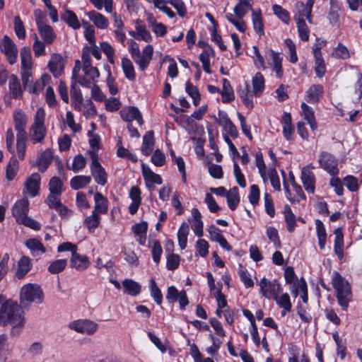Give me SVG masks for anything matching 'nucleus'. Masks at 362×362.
<instances>
[{
    "label": "nucleus",
    "instance_id": "1",
    "mask_svg": "<svg viewBox=\"0 0 362 362\" xmlns=\"http://www.w3.org/2000/svg\"><path fill=\"white\" fill-rule=\"evenodd\" d=\"M257 286L259 287V293L262 297L274 300L276 304L282 308L281 316H285L291 310L290 296L288 293L284 292L283 286L278 280H270L263 277L257 282Z\"/></svg>",
    "mask_w": 362,
    "mask_h": 362
},
{
    "label": "nucleus",
    "instance_id": "2",
    "mask_svg": "<svg viewBox=\"0 0 362 362\" xmlns=\"http://www.w3.org/2000/svg\"><path fill=\"white\" fill-rule=\"evenodd\" d=\"M25 323V313L21 306L16 301L0 294V325H10L11 334H16L23 329Z\"/></svg>",
    "mask_w": 362,
    "mask_h": 362
},
{
    "label": "nucleus",
    "instance_id": "3",
    "mask_svg": "<svg viewBox=\"0 0 362 362\" xmlns=\"http://www.w3.org/2000/svg\"><path fill=\"white\" fill-rule=\"evenodd\" d=\"M99 76L98 69L91 64V57L89 52L87 50L83 51L81 62L79 60L75 62L72 78L81 86L88 88L97 81Z\"/></svg>",
    "mask_w": 362,
    "mask_h": 362
},
{
    "label": "nucleus",
    "instance_id": "4",
    "mask_svg": "<svg viewBox=\"0 0 362 362\" xmlns=\"http://www.w3.org/2000/svg\"><path fill=\"white\" fill-rule=\"evenodd\" d=\"M13 126L17 132L16 151L20 160H23L27 148L28 136L25 131L28 122V117L21 109H16L12 113Z\"/></svg>",
    "mask_w": 362,
    "mask_h": 362
},
{
    "label": "nucleus",
    "instance_id": "5",
    "mask_svg": "<svg viewBox=\"0 0 362 362\" xmlns=\"http://www.w3.org/2000/svg\"><path fill=\"white\" fill-rule=\"evenodd\" d=\"M238 4L233 9V12H228L225 14V18L233 25L235 29L240 33H245L247 30V24L244 20L245 16L249 11L252 8V0H238Z\"/></svg>",
    "mask_w": 362,
    "mask_h": 362
},
{
    "label": "nucleus",
    "instance_id": "6",
    "mask_svg": "<svg viewBox=\"0 0 362 362\" xmlns=\"http://www.w3.org/2000/svg\"><path fill=\"white\" fill-rule=\"evenodd\" d=\"M265 88V80L260 72H257L252 78V90H249L247 84L246 88L242 90L239 95L244 105L249 109L254 107V97H259L262 95Z\"/></svg>",
    "mask_w": 362,
    "mask_h": 362
},
{
    "label": "nucleus",
    "instance_id": "7",
    "mask_svg": "<svg viewBox=\"0 0 362 362\" xmlns=\"http://www.w3.org/2000/svg\"><path fill=\"white\" fill-rule=\"evenodd\" d=\"M332 284L335 290L339 305L342 310H346L352 298L350 284L337 272H334L332 274Z\"/></svg>",
    "mask_w": 362,
    "mask_h": 362
},
{
    "label": "nucleus",
    "instance_id": "8",
    "mask_svg": "<svg viewBox=\"0 0 362 362\" xmlns=\"http://www.w3.org/2000/svg\"><path fill=\"white\" fill-rule=\"evenodd\" d=\"M29 204V201L26 197L17 200L12 206V214L18 223L23 224L33 230H40V224L32 218L28 216Z\"/></svg>",
    "mask_w": 362,
    "mask_h": 362
},
{
    "label": "nucleus",
    "instance_id": "9",
    "mask_svg": "<svg viewBox=\"0 0 362 362\" xmlns=\"http://www.w3.org/2000/svg\"><path fill=\"white\" fill-rule=\"evenodd\" d=\"M44 298L43 290L40 285L37 284L28 283L20 289L19 301L21 305L41 304L43 303Z\"/></svg>",
    "mask_w": 362,
    "mask_h": 362
},
{
    "label": "nucleus",
    "instance_id": "10",
    "mask_svg": "<svg viewBox=\"0 0 362 362\" xmlns=\"http://www.w3.org/2000/svg\"><path fill=\"white\" fill-rule=\"evenodd\" d=\"M45 115V109L40 107L33 116V122L29 129V136L33 144H41L45 139L47 133Z\"/></svg>",
    "mask_w": 362,
    "mask_h": 362
},
{
    "label": "nucleus",
    "instance_id": "11",
    "mask_svg": "<svg viewBox=\"0 0 362 362\" xmlns=\"http://www.w3.org/2000/svg\"><path fill=\"white\" fill-rule=\"evenodd\" d=\"M98 324L90 319H78L71 322L68 327L78 333L93 335L98 329Z\"/></svg>",
    "mask_w": 362,
    "mask_h": 362
},
{
    "label": "nucleus",
    "instance_id": "12",
    "mask_svg": "<svg viewBox=\"0 0 362 362\" xmlns=\"http://www.w3.org/2000/svg\"><path fill=\"white\" fill-rule=\"evenodd\" d=\"M92 162L90 164V173L95 182L100 185H105L107 181V174L105 168L98 161V156L95 151H90Z\"/></svg>",
    "mask_w": 362,
    "mask_h": 362
},
{
    "label": "nucleus",
    "instance_id": "13",
    "mask_svg": "<svg viewBox=\"0 0 362 362\" xmlns=\"http://www.w3.org/2000/svg\"><path fill=\"white\" fill-rule=\"evenodd\" d=\"M41 185L40 175L37 173L31 174L25 180L22 193L24 197H35L40 194Z\"/></svg>",
    "mask_w": 362,
    "mask_h": 362
},
{
    "label": "nucleus",
    "instance_id": "14",
    "mask_svg": "<svg viewBox=\"0 0 362 362\" xmlns=\"http://www.w3.org/2000/svg\"><path fill=\"white\" fill-rule=\"evenodd\" d=\"M327 42L325 40L317 39L313 47V52L315 57V71L319 77H322L326 71L325 61L321 52V49L325 48Z\"/></svg>",
    "mask_w": 362,
    "mask_h": 362
},
{
    "label": "nucleus",
    "instance_id": "15",
    "mask_svg": "<svg viewBox=\"0 0 362 362\" xmlns=\"http://www.w3.org/2000/svg\"><path fill=\"white\" fill-rule=\"evenodd\" d=\"M318 163L322 169L332 176H336L339 173L338 160L328 152L322 151L320 153Z\"/></svg>",
    "mask_w": 362,
    "mask_h": 362
},
{
    "label": "nucleus",
    "instance_id": "16",
    "mask_svg": "<svg viewBox=\"0 0 362 362\" xmlns=\"http://www.w3.org/2000/svg\"><path fill=\"white\" fill-rule=\"evenodd\" d=\"M315 167L308 164L301 169L300 180L305 190L308 193L314 194L315 191V176L313 173Z\"/></svg>",
    "mask_w": 362,
    "mask_h": 362
},
{
    "label": "nucleus",
    "instance_id": "17",
    "mask_svg": "<svg viewBox=\"0 0 362 362\" xmlns=\"http://www.w3.org/2000/svg\"><path fill=\"white\" fill-rule=\"evenodd\" d=\"M265 57L268 66L275 73L276 78H281L284 75L282 67L283 57L281 54L270 49L266 53Z\"/></svg>",
    "mask_w": 362,
    "mask_h": 362
},
{
    "label": "nucleus",
    "instance_id": "18",
    "mask_svg": "<svg viewBox=\"0 0 362 362\" xmlns=\"http://www.w3.org/2000/svg\"><path fill=\"white\" fill-rule=\"evenodd\" d=\"M141 173L145 185L150 191L155 189L156 185H160L163 183L160 175L154 173L147 164H141Z\"/></svg>",
    "mask_w": 362,
    "mask_h": 362
},
{
    "label": "nucleus",
    "instance_id": "19",
    "mask_svg": "<svg viewBox=\"0 0 362 362\" xmlns=\"http://www.w3.org/2000/svg\"><path fill=\"white\" fill-rule=\"evenodd\" d=\"M0 50L6 55L11 64L16 62L18 56L17 47L7 35L4 36L0 42Z\"/></svg>",
    "mask_w": 362,
    "mask_h": 362
},
{
    "label": "nucleus",
    "instance_id": "20",
    "mask_svg": "<svg viewBox=\"0 0 362 362\" xmlns=\"http://www.w3.org/2000/svg\"><path fill=\"white\" fill-rule=\"evenodd\" d=\"M21 60L22 69V78L25 85L27 86V82L30 76V70L32 69V56L29 47H24L21 51Z\"/></svg>",
    "mask_w": 362,
    "mask_h": 362
},
{
    "label": "nucleus",
    "instance_id": "21",
    "mask_svg": "<svg viewBox=\"0 0 362 362\" xmlns=\"http://www.w3.org/2000/svg\"><path fill=\"white\" fill-rule=\"evenodd\" d=\"M153 46L151 45H147L144 47L141 52H140L139 54L133 58V60L138 65L141 71H144L149 66L153 58Z\"/></svg>",
    "mask_w": 362,
    "mask_h": 362
},
{
    "label": "nucleus",
    "instance_id": "22",
    "mask_svg": "<svg viewBox=\"0 0 362 362\" xmlns=\"http://www.w3.org/2000/svg\"><path fill=\"white\" fill-rule=\"evenodd\" d=\"M192 216L188 219V225L196 236L202 238L204 235V222L200 211L197 208L191 211Z\"/></svg>",
    "mask_w": 362,
    "mask_h": 362
},
{
    "label": "nucleus",
    "instance_id": "23",
    "mask_svg": "<svg viewBox=\"0 0 362 362\" xmlns=\"http://www.w3.org/2000/svg\"><path fill=\"white\" fill-rule=\"evenodd\" d=\"M314 0H308L305 4L303 2H298L296 4V12L294 15L295 21H297V18H300V20H305L306 18L309 23H312V8L313 6Z\"/></svg>",
    "mask_w": 362,
    "mask_h": 362
},
{
    "label": "nucleus",
    "instance_id": "24",
    "mask_svg": "<svg viewBox=\"0 0 362 362\" xmlns=\"http://www.w3.org/2000/svg\"><path fill=\"white\" fill-rule=\"evenodd\" d=\"M64 59L59 54H52L48 63V68L53 76L56 78L60 76L64 69Z\"/></svg>",
    "mask_w": 362,
    "mask_h": 362
},
{
    "label": "nucleus",
    "instance_id": "25",
    "mask_svg": "<svg viewBox=\"0 0 362 362\" xmlns=\"http://www.w3.org/2000/svg\"><path fill=\"white\" fill-rule=\"evenodd\" d=\"M129 197L132 200L129 206V212L130 214H135L141 204V192L138 186H132L129 192Z\"/></svg>",
    "mask_w": 362,
    "mask_h": 362
},
{
    "label": "nucleus",
    "instance_id": "26",
    "mask_svg": "<svg viewBox=\"0 0 362 362\" xmlns=\"http://www.w3.org/2000/svg\"><path fill=\"white\" fill-rule=\"evenodd\" d=\"M122 119L130 123L133 120H136L139 125L144 124V120L140 111L135 107H127L120 111Z\"/></svg>",
    "mask_w": 362,
    "mask_h": 362
},
{
    "label": "nucleus",
    "instance_id": "27",
    "mask_svg": "<svg viewBox=\"0 0 362 362\" xmlns=\"http://www.w3.org/2000/svg\"><path fill=\"white\" fill-rule=\"evenodd\" d=\"M33 267L32 260L28 256H22L17 262L15 275L19 279H23Z\"/></svg>",
    "mask_w": 362,
    "mask_h": 362
},
{
    "label": "nucleus",
    "instance_id": "28",
    "mask_svg": "<svg viewBox=\"0 0 362 362\" xmlns=\"http://www.w3.org/2000/svg\"><path fill=\"white\" fill-rule=\"evenodd\" d=\"M86 16L98 29L106 30L109 27L108 18L102 13L92 10L87 12Z\"/></svg>",
    "mask_w": 362,
    "mask_h": 362
},
{
    "label": "nucleus",
    "instance_id": "29",
    "mask_svg": "<svg viewBox=\"0 0 362 362\" xmlns=\"http://www.w3.org/2000/svg\"><path fill=\"white\" fill-rule=\"evenodd\" d=\"M132 231L139 244L140 245H144L146 242V235L148 231L147 222L141 221L132 225Z\"/></svg>",
    "mask_w": 362,
    "mask_h": 362
},
{
    "label": "nucleus",
    "instance_id": "30",
    "mask_svg": "<svg viewBox=\"0 0 362 362\" xmlns=\"http://www.w3.org/2000/svg\"><path fill=\"white\" fill-rule=\"evenodd\" d=\"M300 107L303 118L307 121V123L310 126L311 130L315 132L317 129V123L315 119L314 110L305 103H302Z\"/></svg>",
    "mask_w": 362,
    "mask_h": 362
},
{
    "label": "nucleus",
    "instance_id": "31",
    "mask_svg": "<svg viewBox=\"0 0 362 362\" xmlns=\"http://www.w3.org/2000/svg\"><path fill=\"white\" fill-rule=\"evenodd\" d=\"M203 49V52L199 56V60L202 64V67L204 71L207 74H211L210 59L215 57V52L214 49L207 44L204 45Z\"/></svg>",
    "mask_w": 362,
    "mask_h": 362
},
{
    "label": "nucleus",
    "instance_id": "32",
    "mask_svg": "<svg viewBox=\"0 0 362 362\" xmlns=\"http://www.w3.org/2000/svg\"><path fill=\"white\" fill-rule=\"evenodd\" d=\"M61 18L68 25L69 27L74 30H78L81 26V24L76 13L73 11L68 8L66 6L64 7V11L61 14Z\"/></svg>",
    "mask_w": 362,
    "mask_h": 362
},
{
    "label": "nucleus",
    "instance_id": "33",
    "mask_svg": "<svg viewBox=\"0 0 362 362\" xmlns=\"http://www.w3.org/2000/svg\"><path fill=\"white\" fill-rule=\"evenodd\" d=\"M218 123L230 136L235 138L238 136L237 128L226 112H220L218 113Z\"/></svg>",
    "mask_w": 362,
    "mask_h": 362
},
{
    "label": "nucleus",
    "instance_id": "34",
    "mask_svg": "<svg viewBox=\"0 0 362 362\" xmlns=\"http://www.w3.org/2000/svg\"><path fill=\"white\" fill-rule=\"evenodd\" d=\"M146 21L149 28L158 37H163L167 33L166 26L157 21L152 13H146Z\"/></svg>",
    "mask_w": 362,
    "mask_h": 362
},
{
    "label": "nucleus",
    "instance_id": "35",
    "mask_svg": "<svg viewBox=\"0 0 362 362\" xmlns=\"http://www.w3.org/2000/svg\"><path fill=\"white\" fill-rule=\"evenodd\" d=\"M25 245L35 257H40L46 252L43 244L36 238H29L25 242Z\"/></svg>",
    "mask_w": 362,
    "mask_h": 362
},
{
    "label": "nucleus",
    "instance_id": "36",
    "mask_svg": "<svg viewBox=\"0 0 362 362\" xmlns=\"http://www.w3.org/2000/svg\"><path fill=\"white\" fill-rule=\"evenodd\" d=\"M70 263L71 266L76 270L84 271L89 267L90 261L87 256L76 252L72 254Z\"/></svg>",
    "mask_w": 362,
    "mask_h": 362
},
{
    "label": "nucleus",
    "instance_id": "37",
    "mask_svg": "<svg viewBox=\"0 0 362 362\" xmlns=\"http://www.w3.org/2000/svg\"><path fill=\"white\" fill-rule=\"evenodd\" d=\"M324 89L322 85H312L305 93V100L309 103H316L322 97Z\"/></svg>",
    "mask_w": 362,
    "mask_h": 362
},
{
    "label": "nucleus",
    "instance_id": "38",
    "mask_svg": "<svg viewBox=\"0 0 362 362\" xmlns=\"http://www.w3.org/2000/svg\"><path fill=\"white\" fill-rule=\"evenodd\" d=\"M335 235L334 240V251L339 259L344 257V235L341 228L334 230Z\"/></svg>",
    "mask_w": 362,
    "mask_h": 362
},
{
    "label": "nucleus",
    "instance_id": "39",
    "mask_svg": "<svg viewBox=\"0 0 362 362\" xmlns=\"http://www.w3.org/2000/svg\"><path fill=\"white\" fill-rule=\"evenodd\" d=\"M122 286L124 288V293L131 296H138L141 291V286L139 283L132 279H125Z\"/></svg>",
    "mask_w": 362,
    "mask_h": 362
},
{
    "label": "nucleus",
    "instance_id": "40",
    "mask_svg": "<svg viewBox=\"0 0 362 362\" xmlns=\"http://www.w3.org/2000/svg\"><path fill=\"white\" fill-rule=\"evenodd\" d=\"M94 209L93 211L97 214H106L108 209V201L101 193L96 192L94 194Z\"/></svg>",
    "mask_w": 362,
    "mask_h": 362
},
{
    "label": "nucleus",
    "instance_id": "41",
    "mask_svg": "<svg viewBox=\"0 0 362 362\" xmlns=\"http://www.w3.org/2000/svg\"><path fill=\"white\" fill-rule=\"evenodd\" d=\"M135 30L137 31L139 40H144L146 42H150L153 40L151 33L147 30L144 22L137 19L134 23Z\"/></svg>",
    "mask_w": 362,
    "mask_h": 362
},
{
    "label": "nucleus",
    "instance_id": "42",
    "mask_svg": "<svg viewBox=\"0 0 362 362\" xmlns=\"http://www.w3.org/2000/svg\"><path fill=\"white\" fill-rule=\"evenodd\" d=\"M281 124L284 137L287 140H291L293 134L294 129L292 125V119L290 113H284L281 119Z\"/></svg>",
    "mask_w": 362,
    "mask_h": 362
},
{
    "label": "nucleus",
    "instance_id": "43",
    "mask_svg": "<svg viewBox=\"0 0 362 362\" xmlns=\"http://www.w3.org/2000/svg\"><path fill=\"white\" fill-rule=\"evenodd\" d=\"M53 158V153L51 149L47 148L41 152L37 160V165L41 171L45 170L51 163Z\"/></svg>",
    "mask_w": 362,
    "mask_h": 362
},
{
    "label": "nucleus",
    "instance_id": "44",
    "mask_svg": "<svg viewBox=\"0 0 362 362\" xmlns=\"http://www.w3.org/2000/svg\"><path fill=\"white\" fill-rule=\"evenodd\" d=\"M121 66L125 78L131 81H134L136 78V72L132 61L127 57H122L121 59Z\"/></svg>",
    "mask_w": 362,
    "mask_h": 362
},
{
    "label": "nucleus",
    "instance_id": "45",
    "mask_svg": "<svg viewBox=\"0 0 362 362\" xmlns=\"http://www.w3.org/2000/svg\"><path fill=\"white\" fill-rule=\"evenodd\" d=\"M9 93L14 98H20L23 94V90L19 79L15 75H11L8 83Z\"/></svg>",
    "mask_w": 362,
    "mask_h": 362
},
{
    "label": "nucleus",
    "instance_id": "46",
    "mask_svg": "<svg viewBox=\"0 0 362 362\" xmlns=\"http://www.w3.org/2000/svg\"><path fill=\"white\" fill-rule=\"evenodd\" d=\"M189 233L188 223L186 222L182 223L177 230V242L181 250H185L187 247Z\"/></svg>",
    "mask_w": 362,
    "mask_h": 362
},
{
    "label": "nucleus",
    "instance_id": "47",
    "mask_svg": "<svg viewBox=\"0 0 362 362\" xmlns=\"http://www.w3.org/2000/svg\"><path fill=\"white\" fill-rule=\"evenodd\" d=\"M51 77L48 74H43L32 86L28 88L30 93L38 95L44 88L49 83Z\"/></svg>",
    "mask_w": 362,
    "mask_h": 362
},
{
    "label": "nucleus",
    "instance_id": "48",
    "mask_svg": "<svg viewBox=\"0 0 362 362\" xmlns=\"http://www.w3.org/2000/svg\"><path fill=\"white\" fill-rule=\"evenodd\" d=\"M222 90H220L222 102L224 103H230L235 98L233 90L226 78L222 80Z\"/></svg>",
    "mask_w": 362,
    "mask_h": 362
},
{
    "label": "nucleus",
    "instance_id": "49",
    "mask_svg": "<svg viewBox=\"0 0 362 362\" xmlns=\"http://www.w3.org/2000/svg\"><path fill=\"white\" fill-rule=\"evenodd\" d=\"M154 137L153 132H148L143 137L141 152L145 156H149L153 150Z\"/></svg>",
    "mask_w": 362,
    "mask_h": 362
},
{
    "label": "nucleus",
    "instance_id": "50",
    "mask_svg": "<svg viewBox=\"0 0 362 362\" xmlns=\"http://www.w3.org/2000/svg\"><path fill=\"white\" fill-rule=\"evenodd\" d=\"M38 32L46 44H52L56 38V35L52 28L45 24L37 28Z\"/></svg>",
    "mask_w": 362,
    "mask_h": 362
},
{
    "label": "nucleus",
    "instance_id": "51",
    "mask_svg": "<svg viewBox=\"0 0 362 362\" xmlns=\"http://www.w3.org/2000/svg\"><path fill=\"white\" fill-rule=\"evenodd\" d=\"M252 21L255 31L262 35L264 34V25L260 9L252 10Z\"/></svg>",
    "mask_w": 362,
    "mask_h": 362
},
{
    "label": "nucleus",
    "instance_id": "52",
    "mask_svg": "<svg viewBox=\"0 0 362 362\" xmlns=\"http://www.w3.org/2000/svg\"><path fill=\"white\" fill-rule=\"evenodd\" d=\"M227 204L230 209L234 211L240 203L239 191L237 187L231 188L226 195Z\"/></svg>",
    "mask_w": 362,
    "mask_h": 362
},
{
    "label": "nucleus",
    "instance_id": "53",
    "mask_svg": "<svg viewBox=\"0 0 362 362\" xmlns=\"http://www.w3.org/2000/svg\"><path fill=\"white\" fill-rule=\"evenodd\" d=\"M315 228L320 248L324 250L327 240V233L325 226L320 220L317 219L315 221Z\"/></svg>",
    "mask_w": 362,
    "mask_h": 362
},
{
    "label": "nucleus",
    "instance_id": "54",
    "mask_svg": "<svg viewBox=\"0 0 362 362\" xmlns=\"http://www.w3.org/2000/svg\"><path fill=\"white\" fill-rule=\"evenodd\" d=\"M19 168V163L16 157V153L13 155H11V158L9 160V163L6 167V176L7 180H12L14 179Z\"/></svg>",
    "mask_w": 362,
    "mask_h": 362
},
{
    "label": "nucleus",
    "instance_id": "55",
    "mask_svg": "<svg viewBox=\"0 0 362 362\" xmlns=\"http://www.w3.org/2000/svg\"><path fill=\"white\" fill-rule=\"evenodd\" d=\"M116 154L119 158H127L133 163H136L138 160L137 156L134 153L125 148L122 144L121 139H119L117 143V152Z\"/></svg>",
    "mask_w": 362,
    "mask_h": 362
},
{
    "label": "nucleus",
    "instance_id": "56",
    "mask_svg": "<svg viewBox=\"0 0 362 362\" xmlns=\"http://www.w3.org/2000/svg\"><path fill=\"white\" fill-rule=\"evenodd\" d=\"M185 91L191 97L194 106H198L201 100V95L198 88L189 81L185 83Z\"/></svg>",
    "mask_w": 362,
    "mask_h": 362
},
{
    "label": "nucleus",
    "instance_id": "57",
    "mask_svg": "<svg viewBox=\"0 0 362 362\" xmlns=\"http://www.w3.org/2000/svg\"><path fill=\"white\" fill-rule=\"evenodd\" d=\"M91 181L90 176L88 175H76L71 178L70 181L71 187L74 189H79L83 188Z\"/></svg>",
    "mask_w": 362,
    "mask_h": 362
},
{
    "label": "nucleus",
    "instance_id": "58",
    "mask_svg": "<svg viewBox=\"0 0 362 362\" xmlns=\"http://www.w3.org/2000/svg\"><path fill=\"white\" fill-rule=\"evenodd\" d=\"M195 249L196 256L205 258L207 257L209 252V244L206 240L199 238L196 242Z\"/></svg>",
    "mask_w": 362,
    "mask_h": 362
},
{
    "label": "nucleus",
    "instance_id": "59",
    "mask_svg": "<svg viewBox=\"0 0 362 362\" xmlns=\"http://www.w3.org/2000/svg\"><path fill=\"white\" fill-rule=\"evenodd\" d=\"M284 218L287 230L291 233L294 231L296 224V216L292 212L291 207L288 205L284 208Z\"/></svg>",
    "mask_w": 362,
    "mask_h": 362
},
{
    "label": "nucleus",
    "instance_id": "60",
    "mask_svg": "<svg viewBox=\"0 0 362 362\" xmlns=\"http://www.w3.org/2000/svg\"><path fill=\"white\" fill-rule=\"evenodd\" d=\"M155 8L165 13L170 18L175 17V13L168 6V0H151Z\"/></svg>",
    "mask_w": 362,
    "mask_h": 362
},
{
    "label": "nucleus",
    "instance_id": "61",
    "mask_svg": "<svg viewBox=\"0 0 362 362\" xmlns=\"http://www.w3.org/2000/svg\"><path fill=\"white\" fill-rule=\"evenodd\" d=\"M149 289L151 296L154 300V301L158 305H161L163 302V295L160 289L158 288L153 279H151L149 281Z\"/></svg>",
    "mask_w": 362,
    "mask_h": 362
},
{
    "label": "nucleus",
    "instance_id": "62",
    "mask_svg": "<svg viewBox=\"0 0 362 362\" xmlns=\"http://www.w3.org/2000/svg\"><path fill=\"white\" fill-rule=\"evenodd\" d=\"M82 26L84 29V37L90 45L95 44L96 42L95 33V30L94 27L86 21H82Z\"/></svg>",
    "mask_w": 362,
    "mask_h": 362
},
{
    "label": "nucleus",
    "instance_id": "63",
    "mask_svg": "<svg viewBox=\"0 0 362 362\" xmlns=\"http://www.w3.org/2000/svg\"><path fill=\"white\" fill-rule=\"evenodd\" d=\"M90 4L97 10H102L104 8L107 13H112L113 10V0H89Z\"/></svg>",
    "mask_w": 362,
    "mask_h": 362
},
{
    "label": "nucleus",
    "instance_id": "64",
    "mask_svg": "<svg viewBox=\"0 0 362 362\" xmlns=\"http://www.w3.org/2000/svg\"><path fill=\"white\" fill-rule=\"evenodd\" d=\"M67 265L66 259H56L50 263L47 270L51 274H58L62 272Z\"/></svg>",
    "mask_w": 362,
    "mask_h": 362
}]
</instances>
